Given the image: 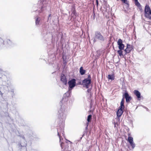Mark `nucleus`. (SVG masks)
I'll list each match as a JSON object with an SVG mask.
<instances>
[{
  "label": "nucleus",
  "instance_id": "f257e3e1",
  "mask_svg": "<svg viewBox=\"0 0 151 151\" xmlns=\"http://www.w3.org/2000/svg\"><path fill=\"white\" fill-rule=\"evenodd\" d=\"M67 111V109L62 107V108H59L58 113V119L60 121V123H61L60 126L58 127L57 128L58 135L59 137L60 145L62 149L64 148V143L61 142V139H62V138L61 137V134L62 135H64L63 122L66 117Z\"/></svg>",
  "mask_w": 151,
  "mask_h": 151
},
{
  "label": "nucleus",
  "instance_id": "f03ea898",
  "mask_svg": "<svg viewBox=\"0 0 151 151\" xmlns=\"http://www.w3.org/2000/svg\"><path fill=\"white\" fill-rule=\"evenodd\" d=\"M104 40V37L99 31L96 32L95 33L94 36L93 37V42H95L98 40L103 42Z\"/></svg>",
  "mask_w": 151,
  "mask_h": 151
},
{
  "label": "nucleus",
  "instance_id": "7ed1b4c3",
  "mask_svg": "<svg viewBox=\"0 0 151 151\" xmlns=\"http://www.w3.org/2000/svg\"><path fill=\"white\" fill-rule=\"evenodd\" d=\"M91 77L89 75L87 78H85L82 81V85L83 86V87H86L87 88H89L91 83Z\"/></svg>",
  "mask_w": 151,
  "mask_h": 151
},
{
  "label": "nucleus",
  "instance_id": "20e7f679",
  "mask_svg": "<svg viewBox=\"0 0 151 151\" xmlns=\"http://www.w3.org/2000/svg\"><path fill=\"white\" fill-rule=\"evenodd\" d=\"M9 75V73L8 72L0 70V78H1L3 81H6V80H7Z\"/></svg>",
  "mask_w": 151,
  "mask_h": 151
},
{
  "label": "nucleus",
  "instance_id": "39448f33",
  "mask_svg": "<svg viewBox=\"0 0 151 151\" xmlns=\"http://www.w3.org/2000/svg\"><path fill=\"white\" fill-rule=\"evenodd\" d=\"M68 100V98L67 97H63L59 104L60 106V108H62L63 107L67 109V102Z\"/></svg>",
  "mask_w": 151,
  "mask_h": 151
},
{
  "label": "nucleus",
  "instance_id": "423d86ee",
  "mask_svg": "<svg viewBox=\"0 0 151 151\" xmlns=\"http://www.w3.org/2000/svg\"><path fill=\"white\" fill-rule=\"evenodd\" d=\"M145 16L147 18L151 19V11L149 6L146 5L145 9Z\"/></svg>",
  "mask_w": 151,
  "mask_h": 151
},
{
  "label": "nucleus",
  "instance_id": "0eeeda50",
  "mask_svg": "<svg viewBox=\"0 0 151 151\" xmlns=\"http://www.w3.org/2000/svg\"><path fill=\"white\" fill-rule=\"evenodd\" d=\"M68 84L69 85L68 89H69V90H72L76 86V79L74 78L68 81Z\"/></svg>",
  "mask_w": 151,
  "mask_h": 151
},
{
  "label": "nucleus",
  "instance_id": "6e6552de",
  "mask_svg": "<svg viewBox=\"0 0 151 151\" xmlns=\"http://www.w3.org/2000/svg\"><path fill=\"white\" fill-rule=\"evenodd\" d=\"M117 43L119 49L123 50L124 47V45L123 44L122 40L121 39H119L118 40Z\"/></svg>",
  "mask_w": 151,
  "mask_h": 151
},
{
  "label": "nucleus",
  "instance_id": "1a4fd4ad",
  "mask_svg": "<svg viewBox=\"0 0 151 151\" xmlns=\"http://www.w3.org/2000/svg\"><path fill=\"white\" fill-rule=\"evenodd\" d=\"M133 49V47L132 45L128 44H127V48L124 50V51L125 52V54L129 53Z\"/></svg>",
  "mask_w": 151,
  "mask_h": 151
},
{
  "label": "nucleus",
  "instance_id": "9d476101",
  "mask_svg": "<svg viewBox=\"0 0 151 151\" xmlns=\"http://www.w3.org/2000/svg\"><path fill=\"white\" fill-rule=\"evenodd\" d=\"M60 81L65 85H67V81L66 76L64 74H61L60 76Z\"/></svg>",
  "mask_w": 151,
  "mask_h": 151
},
{
  "label": "nucleus",
  "instance_id": "9b49d317",
  "mask_svg": "<svg viewBox=\"0 0 151 151\" xmlns=\"http://www.w3.org/2000/svg\"><path fill=\"white\" fill-rule=\"evenodd\" d=\"M124 98H125L126 102L127 103L129 102L132 99L131 96H129L128 93L126 92L123 95Z\"/></svg>",
  "mask_w": 151,
  "mask_h": 151
},
{
  "label": "nucleus",
  "instance_id": "f8f14e48",
  "mask_svg": "<svg viewBox=\"0 0 151 151\" xmlns=\"http://www.w3.org/2000/svg\"><path fill=\"white\" fill-rule=\"evenodd\" d=\"M124 109L122 108H119V109L116 112V115L117 117H119L121 116L124 112L123 110Z\"/></svg>",
  "mask_w": 151,
  "mask_h": 151
},
{
  "label": "nucleus",
  "instance_id": "ddd939ff",
  "mask_svg": "<svg viewBox=\"0 0 151 151\" xmlns=\"http://www.w3.org/2000/svg\"><path fill=\"white\" fill-rule=\"evenodd\" d=\"M20 136L23 139L24 143L21 142L19 144V146L22 147H25L27 145V143L25 140V138L23 136Z\"/></svg>",
  "mask_w": 151,
  "mask_h": 151
},
{
  "label": "nucleus",
  "instance_id": "4468645a",
  "mask_svg": "<svg viewBox=\"0 0 151 151\" xmlns=\"http://www.w3.org/2000/svg\"><path fill=\"white\" fill-rule=\"evenodd\" d=\"M134 93L136 95V96L137 97L138 100H140V99L141 98V94L140 92L136 90H135L134 91Z\"/></svg>",
  "mask_w": 151,
  "mask_h": 151
},
{
  "label": "nucleus",
  "instance_id": "2eb2a0df",
  "mask_svg": "<svg viewBox=\"0 0 151 151\" xmlns=\"http://www.w3.org/2000/svg\"><path fill=\"white\" fill-rule=\"evenodd\" d=\"M124 98L123 97L122 99V100H121V103H120V106L119 107V108H122V109H124Z\"/></svg>",
  "mask_w": 151,
  "mask_h": 151
},
{
  "label": "nucleus",
  "instance_id": "dca6fc26",
  "mask_svg": "<svg viewBox=\"0 0 151 151\" xmlns=\"http://www.w3.org/2000/svg\"><path fill=\"white\" fill-rule=\"evenodd\" d=\"M86 72V71L84 70L83 67H80V70H79V72L80 73V74L81 75H83Z\"/></svg>",
  "mask_w": 151,
  "mask_h": 151
},
{
  "label": "nucleus",
  "instance_id": "f3484780",
  "mask_svg": "<svg viewBox=\"0 0 151 151\" xmlns=\"http://www.w3.org/2000/svg\"><path fill=\"white\" fill-rule=\"evenodd\" d=\"M71 93V90L70 91L68 89V91L64 95L63 97H67L68 98V97L70 95Z\"/></svg>",
  "mask_w": 151,
  "mask_h": 151
},
{
  "label": "nucleus",
  "instance_id": "a211bd4d",
  "mask_svg": "<svg viewBox=\"0 0 151 151\" xmlns=\"http://www.w3.org/2000/svg\"><path fill=\"white\" fill-rule=\"evenodd\" d=\"M40 19H41L40 17L37 18L35 19V24L38 27L39 25Z\"/></svg>",
  "mask_w": 151,
  "mask_h": 151
},
{
  "label": "nucleus",
  "instance_id": "6ab92c4d",
  "mask_svg": "<svg viewBox=\"0 0 151 151\" xmlns=\"http://www.w3.org/2000/svg\"><path fill=\"white\" fill-rule=\"evenodd\" d=\"M4 45V41L0 37V47H3Z\"/></svg>",
  "mask_w": 151,
  "mask_h": 151
},
{
  "label": "nucleus",
  "instance_id": "aec40b11",
  "mask_svg": "<svg viewBox=\"0 0 151 151\" xmlns=\"http://www.w3.org/2000/svg\"><path fill=\"white\" fill-rule=\"evenodd\" d=\"M108 78L109 79L112 81L114 79V75H109Z\"/></svg>",
  "mask_w": 151,
  "mask_h": 151
},
{
  "label": "nucleus",
  "instance_id": "412c9836",
  "mask_svg": "<svg viewBox=\"0 0 151 151\" xmlns=\"http://www.w3.org/2000/svg\"><path fill=\"white\" fill-rule=\"evenodd\" d=\"M92 116L91 114H89L88 115L87 118V121H88L87 123L90 122H91V119H92Z\"/></svg>",
  "mask_w": 151,
  "mask_h": 151
},
{
  "label": "nucleus",
  "instance_id": "4be33fe9",
  "mask_svg": "<svg viewBox=\"0 0 151 151\" xmlns=\"http://www.w3.org/2000/svg\"><path fill=\"white\" fill-rule=\"evenodd\" d=\"M128 141L129 142V143H130V142H133V138L132 137H129L128 138Z\"/></svg>",
  "mask_w": 151,
  "mask_h": 151
},
{
  "label": "nucleus",
  "instance_id": "5701e85b",
  "mask_svg": "<svg viewBox=\"0 0 151 151\" xmlns=\"http://www.w3.org/2000/svg\"><path fill=\"white\" fill-rule=\"evenodd\" d=\"M122 50H119L117 51V53L120 56L123 55V51Z\"/></svg>",
  "mask_w": 151,
  "mask_h": 151
},
{
  "label": "nucleus",
  "instance_id": "b1692460",
  "mask_svg": "<svg viewBox=\"0 0 151 151\" xmlns=\"http://www.w3.org/2000/svg\"><path fill=\"white\" fill-rule=\"evenodd\" d=\"M117 1H119V0H116ZM123 3H124L127 4V6L128 7L129 6V4L127 0H120Z\"/></svg>",
  "mask_w": 151,
  "mask_h": 151
},
{
  "label": "nucleus",
  "instance_id": "393cba45",
  "mask_svg": "<svg viewBox=\"0 0 151 151\" xmlns=\"http://www.w3.org/2000/svg\"><path fill=\"white\" fill-rule=\"evenodd\" d=\"M135 1V4L137 7L140 5V4L138 0H134Z\"/></svg>",
  "mask_w": 151,
  "mask_h": 151
},
{
  "label": "nucleus",
  "instance_id": "a878e982",
  "mask_svg": "<svg viewBox=\"0 0 151 151\" xmlns=\"http://www.w3.org/2000/svg\"><path fill=\"white\" fill-rule=\"evenodd\" d=\"M129 144H130V145L132 147V149H134L135 146V144L134 143V142H130V143H129Z\"/></svg>",
  "mask_w": 151,
  "mask_h": 151
},
{
  "label": "nucleus",
  "instance_id": "bb28decb",
  "mask_svg": "<svg viewBox=\"0 0 151 151\" xmlns=\"http://www.w3.org/2000/svg\"><path fill=\"white\" fill-rule=\"evenodd\" d=\"M7 42L10 45H12V41L9 39H7Z\"/></svg>",
  "mask_w": 151,
  "mask_h": 151
},
{
  "label": "nucleus",
  "instance_id": "cd10ccee",
  "mask_svg": "<svg viewBox=\"0 0 151 151\" xmlns=\"http://www.w3.org/2000/svg\"><path fill=\"white\" fill-rule=\"evenodd\" d=\"M137 7L139 8V9H140V10H142V6H141V5L138 6Z\"/></svg>",
  "mask_w": 151,
  "mask_h": 151
},
{
  "label": "nucleus",
  "instance_id": "c85d7f7f",
  "mask_svg": "<svg viewBox=\"0 0 151 151\" xmlns=\"http://www.w3.org/2000/svg\"><path fill=\"white\" fill-rule=\"evenodd\" d=\"M91 91V89H88L87 91L88 93H89Z\"/></svg>",
  "mask_w": 151,
  "mask_h": 151
},
{
  "label": "nucleus",
  "instance_id": "c756f323",
  "mask_svg": "<svg viewBox=\"0 0 151 151\" xmlns=\"http://www.w3.org/2000/svg\"><path fill=\"white\" fill-rule=\"evenodd\" d=\"M93 19H95V14H93Z\"/></svg>",
  "mask_w": 151,
  "mask_h": 151
},
{
  "label": "nucleus",
  "instance_id": "7c9ffc66",
  "mask_svg": "<svg viewBox=\"0 0 151 151\" xmlns=\"http://www.w3.org/2000/svg\"><path fill=\"white\" fill-rule=\"evenodd\" d=\"M0 94L1 95V96H3V93H2L1 92V91L0 90Z\"/></svg>",
  "mask_w": 151,
  "mask_h": 151
},
{
  "label": "nucleus",
  "instance_id": "2f4dec72",
  "mask_svg": "<svg viewBox=\"0 0 151 151\" xmlns=\"http://www.w3.org/2000/svg\"><path fill=\"white\" fill-rule=\"evenodd\" d=\"M51 16V14H50L49 15H48V20H49V17H50Z\"/></svg>",
  "mask_w": 151,
  "mask_h": 151
},
{
  "label": "nucleus",
  "instance_id": "473e14b6",
  "mask_svg": "<svg viewBox=\"0 0 151 151\" xmlns=\"http://www.w3.org/2000/svg\"><path fill=\"white\" fill-rule=\"evenodd\" d=\"M86 125H87V126L86 127V129H87V127H88V123H86Z\"/></svg>",
  "mask_w": 151,
  "mask_h": 151
},
{
  "label": "nucleus",
  "instance_id": "72a5a7b5",
  "mask_svg": "<svg viewBox=\"0 0 151 151\" xmlns=\"http://www.w3.org/2000/svg\"><path fill=\"white\" fill-rule=\"evenodd\" d=\"M96 3L97 5H98V0H96Z\"/></svg>",
  "mask_w": 151,
  "mask_h": 151
},
{
  "label": "nucleus",
  "instance_id": "f704fd0d",
  "mask_svg": "<svg viewBox=\"0 0 151 151\" xmlns=\"http://www.w3.org/2000/svg\"><path fill=\"white\" fill-rule=\"evenodd\" d=\"M11 91L13 93H14V90L13 89H12L11 90Z\"/></svg>",
  "mask_w": 151,
  "mask_h": 151
},
{
  "label": "nucleus",
  "instance_id": "c9c22d12",
  "mask_svg": "<svg viewBox=\"0 0 151 151\" xmlns=\"http://www.w3.org/2000/svg\"><path fill=\"white\" fill-rule=\"evenodd\" d=\"M117 124L115 122L114 123V127H116V125Z\"/></svg>",
  "mask_w": 151,
  "mask_h": 151
},
{
  "label": "nucleus",
  "instance_id": "e433bc0d",
  "mask_svg": "<svg viewBox=\"0 0 151 151\" xmlns=\"http://www.w3.org/2000/svg\"><path fill=\"white\" fill-rule=\"evenodd\" d=\"M37 151L35 150H33V151Z\"/></svg>",
  "mask_w": 151,
  "mask_h": 151
},
{
  "label": "nucleus",
  "instance_id": "4c0bfd02",
  "mask_svg": "<svg viewBox=\"0 0 151 151\" xmlns=\"http://www.w3.org/2000/svg\"><path fill=\"white\" fill-rule=\"evenodd\" d=\"M69 142H70L71 143H72L70 141H68Z\"/></svg>",
  "mask_w": 151,
  "mask_h": 151
},
{
  "label": "nucleus",
  "instance_id": "58836bf2",
  "mask_svg": "<svg viewBox=\"0 0 151 151\" xmlns=\"http://www.w3.org/2000/svg\"><path fill=\"white\" fill-rule=\"evenodd\" d=\"M43 1H45L46 0H43Z\"/></svg>",
  "mask_w": 151,
  "mask_h": 151
}]
</instances>
